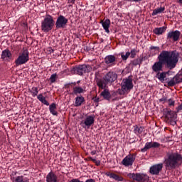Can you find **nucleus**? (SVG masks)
I'll return each instance as SVG.
<instances>
[{
  "label": "nucleus",
  "mask_w": 182,
  "mask_h": 182,
  "mask_svg": "<svg viewBox=\"0 0 182 182\" xmlns=\"http://www.w3.org/2000/svg\"><path fill=\"white\" fill-rule=\"evenodd\" d=\"M178 59H180V53L177 50H163L158 56V61L151 66L152 71L154 73L163 72L164 65L166 68L171 70L177 66Z\"/></svg>",
  "instance_id": "nucleus-1"
},
{
  "label": "nucleus",
  "mask_w": 182,
  "mask_h": 182,
  "mask_svg": "<svg viewBox=\"0 0 182 182\" xmlns=\"http://www.w3.org/2000/svg\"><path fill=\"white\" fill-rule=\"evenodd\" d=\"M182 156L177 152H167L164 157V164L166 170H174L181 166Z\"/></svg>",
  "instance_id": "nucleus-2"
},
{
  "label": "nucleus",
  "mask_w": 182,
  "mask_h": 182,
  "mask_svg": "<svg viewBox=\"0 0 182 182\" xmlns=\"http://www.w3.org/2000/svg\"><path fill=\"white\" fill-rule=\"evenodd\" d=\"M117 80V75L113 71H109L102 78L95 77V82L99 89H107V85H112Z\"/></svg>",
  "instance_id": "nucleus-3"
},
{
  "label": "nucleus",
  "mask_w": 182,
  "mask_h": 182,
  "mask_svg": "<svg viewBox=\"0 0 182 182\" xmlns=\"http://www.w3.org/2000/svg\"><path fill=\"white\" fill-rule=\"evenodd\" d=\"M55 26V20H53V17L49 14H47L44 19L41 22V31L48 33V32H50L53 29Z\"/></svg>",
  "instance_id": "nucleus-4"
},
{
  "label": "nucleus",
  "mask_w": 182,
  "mask_h": 182,
  "mask_svg": "<svg viewBox=\"0 0 182 182\" xmlns=\"http://www.w3.org/2000/svg\"><path fill=\"white\" fill-rule=\"evenodd\" d=\"M133 79L130 77L124 78L121 83V89H118L117 94L118 95H124L126 93H129L133 89Z\"/></svg>",
  "instance_id": "nucleus-5"
},
{
  "label": "nucleus",
  "mask_w": 182,
  "mask_h": 182,
  "mask_svg": "<svg viewBox=\"0 0 182 182\" xmlns=\"http://www.w3.org/2000/svg\"><path fill=\"white\" fill-rule=\"evenodd\" d=\"M90 72H92V67L86 64L77 65L71 70L73 75H79V76H83L84 73H89Z\"/></svg>",
  "instance_id": "nucleus-6"
},
{
  "label": "nucleus",
  "mask_w": 182,
  "mask_h": 182,
  "mask_svg": "<svg viewBox=\"0 0 182 182\" xmlns=\"http://www.w3.org/2000/svg\"><path fill=\"white\" fill-rule=\"evenodd\" d=\"M29 61V51L28 49L23 50V52L18 55L15 60L16 66H21L25 65Z\"/></svg>",
  "instance_id": "nucleus-7"
},
{
  "label": "nucleus",
  "mask_w": 182,
  "mask_h": 182,
  "mask_svg": "<svg viewBox=\"0 0 182 182\" xmlns=\"http://www.w3.org/2000/svg\"><path fill=\"white\" fill-rule=\"evenodd\" d=\"M164 116L167 123L171 126H176V124H177V113L176 112L172 110L165 111Z\"/></svg>",
  "instance_id": "nucleus-8"
},
{
  "label": "nucleus",
  "mask_w": 182,
  "mask_h": 182,
  "mask_svg": "<svg viewBox=\"0 0 182 182\" xmlns=\"http://www.w3.org/2000/svg\"><path fill=\"white\" fill-rule=\"evenodd\" d=\"M128 177L138 182H149V176L144 173H129Z\"/></svg>",
  "instance_id": "nucleus-9"
},
{
  "label": "nucleus",
  "mask_w": 182,
  "mask_h": 182,
  "mask_svg": "<svg viewBox=\"0 0 182 182\" xmlns=\"http://www.w3.org/2000/svg\"><path fill=\"white\" fill-rule=\"evenodd\" d=\"M68 20L64 16H59L57 18L56 22H55V28L56 29H64V28H66V25H68Z\"/></svg>",
  "instance_id": "nucleus-10"
},
{
  "label": "nucleus",
  "mask_w": 182,
  "mask_h": 182,
  "mask_svg": "<svg viewBox=\"0 0 182 182\" xmlns=\"http://www.w3.org/2000/svg\"><path fill=\"white\" fill-rule=\"evenodd\" d=\"M95 124V115L87 116L85 120L82 121L80 125L83 129H90V126Z\"/></svg>",
  "instance_id": "nucleus-11"
},
{
  "label": "nucleus",
  "mask_w": 182,
  "mask_h": 182,
  "mask_svg": "<svg viewBox=\"0 0 182 182\" xmlns=\"http://www.w3.org/2000/svg\"><path fill=\"white\" fill-rule=\"evenodd\" d=\"M163 164H157L150 167L149 173L154 176H159L160 171L163 170Z\"/></svg>",
  "instance_id": "nucleus-12"
},
{
  "label": "nucleus",
  "mask_w": 182,
  "mask_h": 182,
  "mask_svg": "<svg viewBox=\"0 0 182 182\" xmlns=\"http://www.w3.org/2000/svg\"><path fill=\"white\" fill-rule=\"evenodd\" d=\"M134 160H136L135 155H129L127 156L122 161L123 166L126 167H129V166H133V163H134Z\"/></svg>",
  "instance_id": "nucleus-13"
},
{
  "label": "nucleus",
  "mask_w": 182,
  "mask_h": 182,
  "mask_svg": "<svg viewBox=\"0 0 182 182\" xmlns=\"http://www.w3.org/2000/svg\"><path fill=\"white\" fill-rule=\"evenodd\" d=\"M160 147V144L159 142H146L145 144V146L141 149V151L142 153H145L149 149H157Z\"/></svg>",
  "instance_id": "nucleus-14"
},
{
  "label": "nucleus",
  "mask_w": 182,
  "mask_h": 182,
  "mask_svg": "<svg viewBox=\"0 0 182 182\" xmlns=\"http://www.w3.org/2000/svg\"><path fill=\"white\" fill-rule=\"evenodd\" d=\"M105 62L108 66H115L117 58L113 55H108L105 58Z\"/></svg>",
  "instance_id": "nucleus-15"
},
{
  "label": "nucleus",
  "mask_w": 182,
  "mask_h": 182,
  "mask_svg": "<svg viewBox=\"0 0 182 182\" xmlns=\"http://www.w3.org/2000/svg\"><path fill=\"white\" fill-rule=\"evenodd\" d=\"M180 31H171L167 35V39L168 41H170V39H173V42H177L178 39L180 38Z\"/></svg>",
  "instance_id": "nucleus-16"
},
{
  "label": "nucleus",
  "mask_w": 182,
  "mask_h": 182,
  "mask_svg": "<svg viewBox=\"0 0 182 182\" xmlns=\"http://www.w3.org/2000/svg\"><path fill=\"white\" fill-rule=\"evenodd\" d=\"M178 83H182L181 78H180L179 75H175L169 82H168V86L173 87L176 86V85H178Z\"/></svg>",
  "instance_id": "nucleus-17"
},
{
  "label": "nucleus",
  "mask_w": 182,
  "mask_h": 182,
  "mask_svg": "<svg viewBox=\"0 0 182 182\" xmlns=\"http://www.w3.org/2000/svg\"><path fill=\"white\" fill-rule=\"evenodd\" d=\"M100 23L105 32L107 33H110V30H109V28H110V19L107 18L105 20H102Z\"/></svg>",
  "instance_id": "nucleus-18"
},
{
  "label": "nucleus",
  "mask_w": 182,
  "mask_h": 182,
  "mask_svg": "<svg viewBox=\"0 0 182 182\" xmlns=\"http://www.w3.org/2000/svg\"><path fill=\"white\" fill-rule=\"evenodd\" d=\"M1 59H3V60H11L12 59V53L9 49L2 51Z\"/></svg>",
  "instance_id": "nucleus-19"
},
{
  "label": "nucleus",
  "mask_w": 182,
  "mask_h": 182,
  "mask_svg": "<svg viewBox=\"0 0 182 182\" xmlns=\"http://www.w3.org/2000/svg\"><path fill=\"white\" fill-rule=\"evenodd\" d=\"M101 90H103L101 93H100V96H102L103 99H105V100H110V99H112V95L110 94V91H109L108 89H101Z\"/></svg>",
  "instance_id": "nucleus-20"
},
{
  "label": "nucleus",
  "mask_w": 182,
  "mask_h": 182,
  "mask_svg": "<svg viewBox=\"0 0 182 182\" xmlns=\"http://www.w3.org/2000/svg\"><path fill=\"white\" fill-rule=\"evenodd\" d=\"M105 176L109 177V178H113L116 181H123V177L113 173L106 172Z\"/></svg>",
  "instance_id": "nucleus-21"
},
{
  "label": "nucleus",
  "mask_w": 182,
  "mask_h": 182,
  "mask_svg": "<svg viewBox=\"0 0 182 182\" xmlns=\"http://www.w3.org/2000/svg\"><path fill=\"white\" fill-rule=\"evenodd\" d=\"M57 177L53 172H50L46 176V181L47 182H56Z\"/></svg>",
  "instance_id": "nucleus-22"
},
{
  "label": "nucleus",
  "mask_w": 182,
  "mask_h": 182,
  "mask_svg": "<svg viewBox=\"0 0 182 182\" xmlns=\"http://www.w3.org/2000/svg\"><path fill=\"white\" fill-rule=\"evenodd\" d=\"M166 77H167V73L166 72L156 73V75L155 76V77H156V79H159V80H160L161 82H164Z\"/></svg>",
  "instance_id": "nucleus-23"
},
{
  "label": "nucleus",
  "mask_w": 182,
  "mask_h": 182,
  "mask_svg": "<svg viewBox=\"0 0 182 182\" xmlns=\"http://www.w3.org/2000/svg\"><path fill=\"white\" fill-rule=\"evenodd\" d=\"M85 102V97L83 96H78L75 98V107H79L82 106V104Z\"/></svg>",
  "instance_id": "nucleus-24"
},
{
  "label": "nucleus",
  "mask_w": 182,
  "mask_h": 182,
  "mask_svg": "<svg viewBox=\"0 0 182 182\" xmlns=\"http://www.w3.org/2000/svg\"><path fill=\"white\" fill-rule=\"evenodd\" d=\"M166 29H167V27H159V28H156L154 29V33L155 35H163L164 32H166Z\"/></svg>",
  "instance_id": "nucleus-25"
},
{
  "label": "nucleus",
  "mask_w": 182,
  "mask_h": 182,
  "mask_svg": "<svg viewBox=\"0 0 182 182\" xmlns=\"http://www.w3.org/2000/svg\"><path fill=\"white\" fill-rule=\"evenodd\" d=\"M56 109L57 107L55 103H52L51 105H50L49 110L53 116H58V111H56Z\"/></svg>",
  "instance_id": "nucleus-26"
},
{
  "label": "nucleus",
  "mask_w": 182,
  "mask_h": 182,
  "mask_svg": "<svg viewBox=\"0 0 182 182\" xmlns=\"http://www.w3.org/2000/svg\"><path fill=\"white\" fill-rule=\"evenodd\" d=\"M13 178V182H29V179L23 176H16Z\"/></svg>",
  "instance_id": "nucleus-27"
},
{
  "label": "nucleus",
  "mask_w": 182,
  "mask_h": 182,
  "mask_svg": "<svg viewBox=\"0 0 182 182\" xmlns=\"http://www.w3.org/2000/svg\"><path fill=\"white\" fill-rule=\"evenodd\" d=\"M83 92H85V90L82 88V87H74L73 88V92L71 93V95H80L81 93H83Z\"/></svg>",
  "instance_id": "nucleus-28"
},
{
  "label": "nucleus",
  "mask_w": 182,
  "mask_h": 182,
  "mask_svg": "<svg viewBox=\"0 0 182 182\" xmlns=\"http://www.w3.org/2000/svg\"><path fill=\"white\" fill-rule=\"evenodd\" d=\"M37 99L43 103V105H45L46 106H49V102L46 100V98L43 97V95L39 94L37 96Z\"/></svg>",
  "instance_id": "nucleus-29"
},
{
  "label": "nucleus",
  "mask_w": 182,
  "mask_h": 182,
  "mask_svg": "<svg viewBox=\"0 0 182 182\" xmlns=\"http://www.w3.org/2000/svg\"><path fill=\"white\" fill-rule=\"evenodd\" d=\"M164 11H166L165 7H160L156 9H154L152 12V16H154L159 14H161L162 12H164Z\"/></svg>",
  "instance_id": "nucleus-30"
},
{
  "label": "nucleus",
  "mask_w": 182,
  "mask_h": 182,
  "mask_svg": "<svg viewBox=\"0 0 182 182\" xmlns=\"http://www.w3.org/2000/svg\"><path fill=\"white\" fill-rule=\"evenodd\" d=\"M28 92L29 93H31L33 97H35L36 96H38V87H33L31 89H28Z\"/></svg>",
  "instance_id": "nucleus-31"
},
{
  "label": "nucleus",
  "mask_w": 182,
  "mask_h": 182,
  "mask_svg": "<svg viewBox=\"0 0 182 182\" xmlns=\"http://www.w3.org/2000/svg\"><path fill=\"white\" fill-rule=\"evenodd\" d=\"M130 53V58L132 59H134V58H136V55H137V53H139V50H137V49L136 48H134V49H132L131 51L129 52Z\"/></svg>",
  "instance_id": "nucleus-32"
},
{
  "label": "nucleus",
  "mask_w": 182,
  "mask_h": 182,
  "mask_svg": "<svg viewBox=\"0 0 182 182\" xmlns=\"http://www.w3.org/2000/svg\"><path fill=\"white\" fill-rule=\"evenodd\" d=\"M141 62H143V58H136L132 61V64L133 66H137V65H141Z\"/></svg>",
  "instance_id": "nucleus-33"
},
{
  "label": "nucleus",
  "mask_w": 182,
  "mask_h": 182,
  "mask_svg": "<svg viewBox=\"0 0 182 182\" xmlns=\"http://www.w3.org/2000/svg\"><path fill=\"white\" fill-rule=\"evenodd\" d=\"M144 131V127H139L136 126L134 127V132L138 133L139 134H141Z\"/></svg>",
  "instance_id": "nucleus-34"
},
{
  "label": "nucleus",
  "mask_w": 182,
  "mask_h": 182,
  "mask_svg": "<svg viewBox=\"0 0 182 182\" xmlns=\"http://www.w3.org/2000/svg\"><path fill=\"white\" fill-rule=\"evenodd\" d=\"M56 79H58V75L56 74H53L50 77V81L51 83H55L56 82Z\"/></svg>",
  "instance_id": "nucleus-35"
},
{
  "label": "nucleus",
  "mask_w": 182,
  "mask_h": 182,
  "mask_svg": "<svg viewBox=\"0 0 182 182\" xmlns=\"http://www.w3.org/2000/svg\"><path fill=\"white\" fill-rule=\"evenodd\" d=\"M129 56H130V52H127L125 55L124 54L121 55V58L122 60H127V59L129 58Z\"/></svg>",
  "instance_id": "nucleus-36"
},
{
  "label": "nucleus",
  "mask_w": 182,
  "mask_h": 182,
  "mask_svg": "<svg viewBox=\"0 0 182 182\" xmlns=\"http://www.w3.org/2000/svg\"><path fill=\"white\" fill-rule=\"evenodd\" d=\"M168 105H169V106H174V104H175L174 100H171V99H169V100H168Z\"/></svg>",
  "instance_id": "nucleus-37"
},
{
  "label": "nucleus",
  "mask_w": 182,
  "mask_h": 182,
  "mask_svg": "<svg viewBox=\"0 0 182 182\" xmlns=\"http://www.w3.org/2000/svg\"><path fill=\"white\" fill-rule=\"evenodd\" d=\"M47 51L48 52V53L50 54V53H53L54 50L52 49V48L49 47V48H47Z\"/></svg>",
  "instance_id": "nucleus-38"
},
{
  "label": "nucleus",
  "mask_w": 182,
  "mask_h": 182,
  "mask_svg": "<svg viewBox=\"0 0 182 182\" xmlns=\"http://www.w3.org/2000/svg\"><path fill=\"white\" fill-rule=\"evenodd\" d=\"M180 110H182V103L176 108V113H178Z\"/></svg>",
  "instance_id": "nucleus-39"
},
{
  "label": "nucleus",
  "mask_w": 182,
  "mask_h": 182,
  "mask_svg": "<svg viewBox=\"0 0 182 182\" xmlns=\"http://www.w3.org/2000/svg\"><path fill=\"white\" fill-rule=\"evenodd\" d=\"M159 102H167V97H163L162 98L159 99Z\"/></svg>",
  "instance_id": "nucleus-40"
},
{
  "label": "nucleus",
  "mask_w": 182,
  "mask_h": 182,
  "mask_svg": "<svg viewBox=\"0 0 182 182\" xmlns=\"http://www.w3.org/2000/svg\"><path fill=\"white\" fill-rule=\"evenodd\" d=\"M150 49H156V50H160V47L151 46Z\"/></svg>",
  "instance_id": "nucleus-41"
},
{
  "label": "nucleus",
  "mask_w": 182,
  "mask_h": 182,
  "mask_svg": "<svg viewBox=\"0 0 182 182\" xmlns=\"http://www.w3.org/2000/svg\"><path fill=\"white\" fill-rule=\"evenodd\" d=\"M68 1V4H72L73 5V4H75V2H76V0H67Z\"/></svg>",
  "instance_id": "nucleus-42"
},
{
  "label": "nucleus",
  "mask_w": 182,
  "mask_h": 182,
  "mask_svg": "<svg viewBox=\"0 0 182 182\" xmlns=\"http://www.w3.org/2000/svg\"><path fill=\"white\" fill-rule=\"evenodd\" d=\"M93 100L95 103H99L100 98L99 97H95V98H93Z\"/></svg>",
  "instance_id": "nucleus-43"
},
{
  "label": "nucleus",
  "mask_w": 182,
  "mask_h": 182,
  "mask_svg": "<svg viewBox=\"0 0 182 182\" xmlns=\"http://www.w3.org/2000/svg\"><path fill=\"white\" fill-rule=\"evenodd\" d=\"M94 163L96 164V166H100V160L95 161V162H94Z\"/></svg>",
  "instance_id": "nucleus-44"
},
{
  "label": "nucleus",
  "mask_w": 182,
  "mask_h": 182,
  "mask_svg": "<svg viewBox=\"0 0 182 182\" xmlns=\"http://www.w3.org/2000/svg\"><path fill=\"white\" fill-rule=\"evenodd\" d=\"M70 83H68V84H65V87L66 88V89H69V86H70Z\"/></svg>",
  "instance_id": "nucleus-45"
},
{
  "label": "nucleus",
  "mask_w": 182,
  "mask_h": 182,
  "mask_svg": "<svg viewBox=\"0 0 182 182\" xmlns=\"http://www.w3.org/2000/svg\"><path fill=\"white\" fill-rule=\"evenodd\" d=\"M90 159L91 160V161H93V163H95L97 161L95 159H93L92 157H90Z\"/></svg>",
  "instance_id": "nucleus-46"
},
{
  "label": "nucleus",
  "mask_w": 182,
  "mask_h": 182,
  "mask_svg": "<svg viewBox=\"0 0 182 182\" xmlns=\"http://www.w3.org/2000/svg\"><path fill=\"white\" fill-rule=\"evenodd\" d=\"M91 154H92V156H95V154H96V151H92L91 152Z\"/></svg>",
  "instance_id": "nucleus-47"
},
{
  "label": "nucleus",
  "mask_w": 182,
  "mask_h": 182,
  "mask_svg": "<svg viewBox=\"0 0 182 182\" xmlns=\"http://www.w3.org/2000/svg\"><path fill=\"white\" fill-rule=\"evenodd\" d=\"M141 0H132V2H140Z\"/></svg>",
  "instance_id": "nucleus-48"
},
{
  "label": "nucleus",
  "mask_w": 182,
  "mask_h": 182,
  "mask_svg": "<svg viewBox=\"0 0 182 182\" xmlns=\"http://www.w3.org/2000/svg\"><path fill=\"white\" fill-rule=\"evenodd\" d=\"M70 85H73V86H76V82H70Z\"/></svg>",
  "instance_id": "nucleus-49"
},
{
  "label": "nucleus",
  "mask_w": 182,
  "mask_h": 182,
  "mask_svg": "<svg viewBox=\"0 0 182 182\" xmlns=\"http://www.w3.org/2000/svg\"><path fill=\"white\" fill-rule=\"evenodd\" d=\"M178 4H182V0H176Z\"/></svg>",
  "instance_id": "nucleus-50"
},
{
  "label": "nucleus",
  "mask_w": 182,
  "mask_h": 182,
  "mask_svg": "<svg viewBox=\"0 0 182 182\" xmlns=\"http://www.w3.org/2000/svg\"><path fill=\"white\" fill-rule=\"evenodd\" d=\"M14 1H16L17 2H21V1L22 0H14Z\"/></svg>",
  "instance_id": "nucleus-51"
},
{
  "label": "nucleus",
  "mask_w": 182,
  "mask_h": 182,
  "mask_svg": "<svg viewBox=\"0 0 182 182\" xmlns=\"http://www.w3.org/2000/svg\"><path fill=\"white\" fill-rule=\"evenodd\" d=\"M77 84L80 83V80H78V81L77 82Z\"/></svg>",
  "instance_id": "nucleus-52"
},
{
  "label": "nucleus",
  "mask_w": 182,
  "mask_h": 182,
  "mask_svg": "<svg viewBox=\"0 0 182 182\" xmlns=\"http://www.w3.org/2000/svg\"><path fill=\"white\" fill-rule=\"evenodd\" d=\"M181 81H182V78H181Z\"/></svg>",
  "instance_id": "nucleus-53"
}]
</instances>
